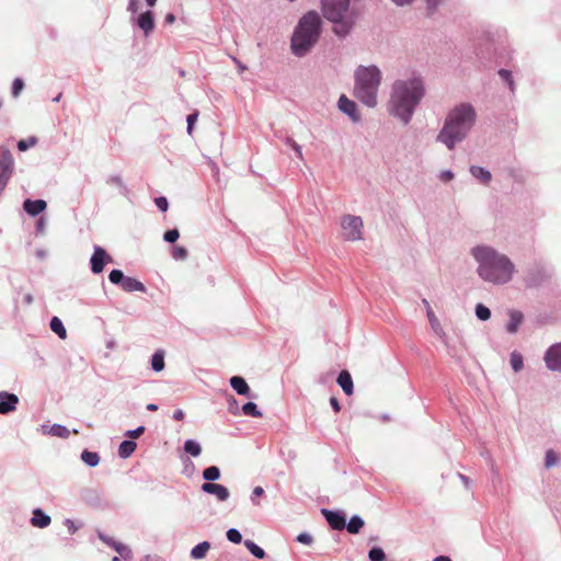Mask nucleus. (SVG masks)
I'll use <instances>...</instances> for the list:
<instances>
[{
	"mask_svg": "<svg viewBox=\"0 0 561 561\" xmlns=\"http://www.w3.org/2000/svg\"><path fill=\"white\" fill-rule=\"evenodd\" d=\"M330 403H331V405H332V408H333V410H334L335 412H340V411H341V405H340V403H339V401H337V399H336V398L332 397V398L330 399Z\"/></svg>",
	"mask_w": 561,
	"mask_h": 561,
	"instance_id": "57",
	"label": "nucleus"
},
{
	"mask_svg": "<svg viewBox=\"0 0 561 561\" xmlns=\"http://www.w3.org/2000/svg\"><path fill=\"white\" fill-rule=\"evenodd\" d=\"M202 491L215 495L220 502L227 501L230 495L229 490L225 485L210 482L202 484Z\"/></svg>",
	"mask_w": 561,
	"mask_h": 561,
	"instance_id": "11",
	"label": "nucleus"
},
{
	"mask_svg": "<svg viewBox=\"0 0 561 561\" xmlns=\"http://www.w3.org/2000/svg\"><path fill=\"white\" fill-rule=\"evenodd\" d=\"M179 237H180V233H179L178 229L168 230L163 234L164 241H167L169 243L175 242L179 239Z\"/></svg>",
	"mask_w": 561,
	"mask_h": 561,
	"instance_id": "45",
	"label": "nucleus"
},
{
	"mask_svg": "<svg viewBox=\"0 0 561 561\" xmlns=\"http://www.w3.org/2000/svg\"><path fill=\"white\" fill-rule=\"evenodd\" d=\"M423 305L426 308V316H427V319H428L432 330L434 331V333L436 335H438L440 339H443L445 336V332L443 330V327H442L439 320L437 319L434 311L432 310L430 302L426 299H423Z\"/></svg>",
	"mask_w": 561,
	"mask_h": 561,
	"instance_id": "15",
	"label": "nucleus"
},
{
	"mask_svg": "<svg viewBox=\"0 0 561 561\" xmlns=\"http://www.w3.org/2000/svg\"><path fill=\"white\" fill-rule=\"evenodd\" d=\"M111 261L112 257L106 253V251L102 247L95 245L93 249V254L90 259L91 271L94 274H100L103 271L105 264Z\"/></svg>",
	"mask_w": 561,
	"mask_h": 561,
	"instance_id": "9",
	"label": "nucleus"
},
{
	"mask_svg": "<svg viewBox=\"0 0 561 561\" xmlns=\"http://www.w3.org/2000/svg\"><path fill=\"white\" fill-rule=\"evenodd\" d=\"M37 142V139L35 137H30L27 139H22L18 142V149L21 151H25L28 148L35 146Z\"/></svg>",
	"mask_w": 561,
	"mask_h": 561,
	"instance_id": "41",
	"label": "nucleus"
},
{
	"mask_svg": "<svg viewBox=\"0 0 561 561\" xmlns=\"http://www.w3.org/2000/svg\"><path fill=\"white\" fill-rule=\"evenodd\" d=\"M65 524L70 534H75L77 531L78 528L71 519H66Z\"/></svg>",
	"mask_w": 561,
	"mask_h": 561,
	"instance_id": "55",
	"label": "nucleus"
},
{
	"mask_svg": "<svg viewBox=\"0 0 561 561\" xmlns=\"http://www.w3.org/2000/svg\"><path fill=\"white\" fill-rule=\"evenodd\" d=\"M23 88H24L23 80L20 79V78L14 79V81L12 83V94H13V96L16 98L21 93Z\"/></svg>",
	"mask_w": 561,
	"mask_h": 561,
	"instance_id": "46",
	"label": "nucleus"
},
{
	"mask_svg": "<svg viewBox=\"0 0 561 561\" xmlns=\"http://www.w3.org/2000/svg\"><path fill=\"white\" fill-rule=\"evenodd\" d=\"M397 5L410 4L413 0H392Z\"/></svg>",
	"mask_w": 561,
	"mask_h": 561,
	"instance_id": "61",
	"label": "nucleus"
},
{
	"mask_svg": "<svg viewBox=\"0 0 561 561\" xmlns=\"http://www.w3.org/2000/svg\"><path fill=\"white\" fill-rule=\"evenodd\" d=\"M81 459L84 463H87L90 467H95L100 462V457L96 453L84 450L81 454Z\"/></svg>",
	"mask_w": 561,
	"mask_h": 561,
	"instance_id": "32",
	"label": "nucleus"
},
{
	"mask_svg": "<svg viewBox=\"0 0 561 561\" xmlns=\"http://www.w3.org/2000/svg\"><path fill=\"white\" fill-rule=\"evenodd\" d=\"M113 548L123 559H131V550L127 546L117 541H113Z\"/></svg>",
	"mask_w": 561,
	"mask_h": 561,
	"instance_id": "37",
	"label": "nucleus"
},
{
	"mask_svg": "<svg viewBox=\"0 0 561 561\" xmlns=\"http://www.w3.org/2000/svg\"><path fill=\"white\" fill-rule=\"evenodd\" d=\"M474 312L476 317L481 321H488L491 318V310L483 304H478Z\"/></svg>",
	"mask_w": 561,
	"mask_h": 561,
	"instance_id": "35",
	"label": "nucleus"
},
{
	"mask_svg": "<svg viewBox=\"0 0 561 561\" xmlns=\"http://www.w3.org/2000/svg\"><path fill=\"white\" fill-rule=\"evenodd\" d=\"M137 445L134 440H124L121 443L118 448V455L121 458H128L136 449Z\"/></svg>",
	"mask_w": 561,
	"mask_h": 561,
	"instance_id": "28",
	"label": "nucleus"
},
{
	"mask_svg": "<svg viewBox=\"0 0 561 561\" xmlns=\"http://www.w3.org/2000/svg\"><path fill=\"white\" fill-rule=\"evenodd\" d=\"M172 257L174 260H185L187 257V250L183 247H174L172 250Z\"/></svg>",
	"mask_w": 561,
	"mask_h": 561,
	"instance_id": "43",
	"label": "nucleus"
},
{
	"mask_svg": "<svg viewBox=\"0 0 561 561\" xmlns=\"http://www.w3.org/2000/svg\"><path fill=\"white\" fill-rule=\"evenodd\" d=\"M322 12L334 24L333 32L337 36H346L355 24L356 16L350 10V0H322Z\"/></svg>",
	"mask_w": 561,
	"mask_h": 561,
	"instance_id": "6",
	"label": "nucleus"
},
{
	"mask_svg": "<svg viewBox=\"0 0 561 561\" xmlns=\"http://www.w3.org/2000/svg\"><path fill=\"white\" fill-rule=\"evenodd\" d=\"M341 233L347 241H359L364 237V222L359 216L344 215L340 219Z\"/></svg>",
	"mask_w": 561,
	"mask_h": 561,
	"instance_id": "7",
	"label": "nucleus"
},
{
	"mask_svg": "<svg viewBox=\"0 0 561 561\" xmlns=\"http://www.w3.org/2000/svg\"><path fill=\"white\" fill-rule=\"evenodd\" d=\"M434 561H451V560L448 557L439 556V557L435 558Z\"/></svg>",
	"mask_w": 561,
	"mask_h": 561,
	"instance_id": "64",
	"label": "nucleus"
},
{
	"mask_svg": "<svg viewBox=\"0 0 561 561\" xmlns=\"http://www.w3.org/2000/svg\"><path fill=\"white\" fill-rule=\"evenodd\" d=\"M151 368L156 373H160L164 369V351L158 350L151 357Z\"/></svg>",
	"mask_w": 561,
	"mask_h": 561,
	"instance_id": "26",
	"label": "nucleus"
},
{
	"mask_svg": "<svg viewBox=\"0 0 561 561\" xmlns=\"http://www.w3.org/2000/svg\"><path fill=\"white\" fill-rule=\"evenodd\" d=\"M230 386L238 394L248 396L250 392V388H249L247 381L240 376L231 377Z\"/></svg>",
	"mask_w": 561,
	"mask_h": 561,
	"instance_id": "21",
	"label": "nucleus"
},
{
	"mask_svg": "<svg viewBox=\"0 0 561 561\" xmlns=\"http://www.w3.org/2000/svg\"><path fill=\"white\" fill-rule=\"evenodd\" d=\"M137 24L145 32L146 36L149 35L154 27L153 13L151 11L141 13L137 18Z\"/></svg>",
	"mask_w": 561,
	"mask_h": 561,
	"instance_id": "17",
	"label": "nucleus"
},
{
	"mask_svg": "<svg viewBox=\"0 0 561 561\" xmlns=\"http://www.w3.org/2000/svg\"><path fill=\"white\" fill-rule=\"evenodd\" d=\"M426 95L423 76L416 71L396 79L387 101L388 114L403 125H409Z\"/></svg>",
	"mask_w": 561,
	"mask_h": 561,
	"instance_id": "1",
	"label": "nucleus"
},
{
	"mask_svg": "<svg viewBox=\"0 0 561 561\" xmlns=\"http://www.w3.org/2000/svg\"><path fill=\"white\" fill-rule=\"evenodd\" d=\"M39 431L44 435H50V436L60 437V438H67L70 435V431L66 426L60 425V424H54V425L43 424V425H41Z\"/></svg>",
	"mask_w": 561,
	"mask_h": 561,
	"instance_id": "14",
	"label": "nucleus"
},
{
	"mask_svg": "<svg viewBox=\"0 0 561 561\" xmlns=\"http://www.w3.org/2000/svg\"><path fill=\"white\" fill-rule=\"evenodd\" d=\"M19 398L14 393L0 392V414H8L16 409Z\"/></svg>",
	"mask_w": 561,
	"mask_h": 561,
	"instance_id": "12",
	"label": "nucleus"
},
{
	"mask_svg": "<svg viewBox=\"0 0 561 561\" xmlns=\"http://www.w3.org/2000/svg\"><path fill=\"white\" fill-rule=\"evenodd\" d=\"M337 108L344 113L345 115L348 116V118L353 122V123H358L360 121V115H359V112H358V106L357 104L348 99L345 94H342L340 98H339V101H337Z\"/></svg>",
	"mask_w": 561,
	"mask_h": 561,
	"instance_id": "8",
	"label": "nucleus"
},
{
	"mask_svg": "<svg viewBox=\"0 0 561 561\" xmlns=\"http://www.w3.org/2000/svg\"><path fill=\"white\" fill-rule=\"evenodd\" d=\"M184 416H185V413L181 409L175 410L173 413V419L176 421H182L184 419Z\"/></svg>",
	"mask_w": 561,
	"mask_h": 561,
	"instance_id": "56",
	"label": "nucleus"
},
{
	"mask_svg": "<svg viewBox=\"0 0 561 561\" xmlns=\"http://www.w3.org/2000/svg\"><path fill=\"white\" fill-rule=\"evenodd\" d=\"M233 61L236 62L240 72L245 70V66L243 64H241L237 58H233Z\"/></svg>",
	"mask_w": 561,
	"mask_h": 561,
	"instance_id": "62",
	"label": "nucleus"
},
{
	"mask_svg": "<svg viewBox=\"0 0 561 561\" xmlns=\"http://www.w3.org/2000/svg\"><path fill=\"white\" fill-rule=\"evenodd\" d=\"M264 494V490L262 486H255L252 491L251 501L254 505H259V501H256V497Z\"/></svg>",
	"mask_w": 561,
	"mask_h": 561,
	"instance_id": "51",
	"label": "nucleus"
},
{
	"mask_svg": "<svg viewBox=\"0 0 561 561\" xmlns=\"http://www.w3.org/2000/svg\"><path fill=\"white\" fill-rule=\"evenodd\" d=\"M558 456L553 450H548L545 456V466L546 468H552L558 463Z\"/></svg>",
	"mask_w": 561,
	"mask_h": 561,
	"instance_id": "39",
	"label": "nucleus"
},
{
	"mask_svg": "<svg viewBox=\"0 0 561 561\" xmlns=\"http://www.w3.org/2000/svg\"><path fill=\"white\" fill-rule=\"evenodd\" d=\"M364 526V520L358 515L352 516L347 525H345L347 531L350 534H358L362 527Z\"/></svg>",
	"mask_w": 561,
	"mask_h": 561,
	"instance_id": "30",
	"label": "nucleus"
},
{
	"mask_svg": "<svg viewBox=\"0 0 561 561\" xmlns=\"http://www.w3.org/2000/svg\"><path fill=\"white\" fill-rule=\"evenodd\" d=\"M499 75L500 77L505 80L508 84H510V88L511 90L513 91V85H514V82L512 80V73L511 71L506 70V69H501L499 70Z\"/></svg>",
	"mask_w": 561,
	"mask_h": 561,
	"instance_id": "48",
	"label": "nucleus"
},
{
	"mask_svg": "<svg viewBox=\"0 0 561 561\" xmlns=\"http://www.w3.org/2000/svg\"><path fill=\"white\" fill-rule=\"evenodd\" d=\"M197 117H198V113L195 112V113L190 114L187 116V118H186V122H187V133L190 135H192L193 126H194L195 122L197 121Z\"/></svg>",
	"mask_w": 561,
	"mask_h": 561,
	"instance_id": "49",
	"label": "nucleus"
},
{
	"mask_svg": "<svg viewBox=\"0 0 561 561\" xmlns=\"http://www.w3.org/2000/svg\"><path fill=\"white\" fill-rule=\"evenodd\" d=\"M174 21H175V15L173 13H168L165 15V23L172 24V23H174Z\"/></svg>",
	"mask_w": 561,
	"mask_h": 561,
	"instance_id": "60",
	"label": "nucleus"
},
{
	"mask_svg": "<svg viewBox=\"0 0 561 561\" xmlns=\"http://www.w3.org/2000/svg\"><path fill=\"white\" fill-rule=\"evenodd\" d=\"M469 171L474 179H477L483 184H489L492 180L491 172L482 167L471 165Z\"/></svg>",
	"mask_w": 561,
	"mask_h": 561,
	"instance_id": "20",
	"label": "nucleus"
},
{
	"mask_svg": "<svg viewBox=\"0 0 561 561\" xmlns=\"http://www.w3.org/2000/svg\"><path fill=\"white\" fill-rule=\"evenodd\" d=\"M322 20L318 12L309 11L298 21L291 39L290 48L295 56H306L318 43L321 34Z\"/></svg>",
	"mask_w": 561,
	"mask_h": 561,
	"instance_id": "4",
	"label": "nucleus"
},
{
	"mask_svg": "<svg viewBox=\"0 0 561 561\" xmlns=\"http://www.w3.org/2000/svg\"><path fill=\"white\" fill-rule=\"evenodd\" d=\"M323 515L327 518L329 525L335 530H342L345 525V516L340 512H332L329 510H322Z\"/></svg>",
	"mask_w": 561,
	"mask_h": 561,
	"instance_id": "13",
	"label": "nucleus"
},
{
	"mask_svg": "<svg viewBox=\"0 0 561 561\" xmlns=\"http://www.w3.org/2000/svg\"><path fill=\"white\" fill-rule=\"evenodd\" d=\"M144 432H145V427L144 426H139V427H137L135 430L128 431L126 433V435L129 438L135 439V438H138Z\"/></svg>",
	"mask_w": 561,
	"mask_h": 561,
	"instance_id": "52",
	"label": "nucleus"
},
{
	"mask_svg": "<svg viewBox=\"0 0 561 561\" xmlns=\"http://www.w3.org/2000/svg\"><path fill=\"white\" fill-rule=\"evenodd\" d=\"M122 288L128 293H133V291L144 293L146 290V288L141 282H139L138 279H136L134 277H126V276L123 280Z\"/></svg>",
	"mask_w": 561,
	"mask_h": 561,
	"instance_id": "22",
	"label": "nucleus"
},
{
	"mask_svg": "<svg viewBox=\"0 0 561 561\" xmlns=\"http://www.w3.org/2000/svg\"><path fill=\"white\" fill-rule=\"evenodd\" d=\"M184 451L193 457H198L202 453V446L194 439H187L184 443Z\"/></svg>",
	"mask_w": 561,
	"mask_h": 561,
	"instance_id": "29",
	"label": "nucleus"
},
{
	"mask_svg": "<svg viewBox=\"0 0 561 561\" xmlns=\"http://www.w3.org/2000/svg\"><path fill=\"white\" fill-rule=\"evenodd\" d=\"M50 330L56 333L61 340L67 337V331L62 321L58 317H53L50 320Z\"/></svg>",
	"mask_w": 561,
	"mask_h": 561,
	"instance_id": "27",
	"label": "nucleus"
},
{
	"mask_svg": "<svg viewBox=\"0 0 561 561\" xmlns=\"http://www.w3.org/2000/svg\"><path fill=\"white\" fill-rule=\"evenodd\" d=\"M382 72L376 65H360L354 71V96L365 106L374 108L378 104Z\"/></svg>",
	"mask_w": 561,
	"mask_h": 561,
	"instance_id": "5",
	"label": "nucleus"
},
{
	"mask_svg": "<svg viewBox=\"0 0 561 561\" xmlns=\"http://www.w3.org/2000/svg\"><path fill=\"white\" fill-rule=\"evenodd\" d=\"M548 369L561 373V343L550 346L545 354Z\"/></svg>",
	"mask_w": 561,
	"mask_h": 561,
	"instance_id": "10",
	"label": "nucleus"
},
{
	"mask_svg": "<svg viewBox=\"0 0 561 561\" xmlns=\"http://www.w3.org/2000/svg\"><path fill=\"white\" fill-rule=\"evenodd\" d=\"M478 113L468 102L455 105L447 113L443 127L436 136V141L448 150H454L471 133L477 124Z\"/></svg>",
	"mask_w": 561,
	"mask_h": 561,
	"instance_id": "3",
	"label": "nucleus"
},
{
	"mask_svg": "<svg viewBox=\"0 0 561 561\" xmlns=\"http://www.w3.org/2000/svg\"><path fill=\"white\" fill-rule=\"evenodd\" d=\"M203 478L208 481V482H213V481H216L220 478V470L218 467L216 466H211V467H208L206 468L204 471H203Z\"/></svg>",
	"mask_w": 561,
	"mask_h": 561,
	"instance_id": "33",
	"label": "nucleus"
},
{
	"mask_svg": "<svg viewBox=\"0 0 561 561\" xmlns=\"http://www.w3.org/2000/svg\"><path fill=\"white\" fill-rule=\"evenodd\" d=\"M46 202L43 199H26L23 204L24 210L31 216H37L46 209Z\"/></svg>",
	"mask_w": 561,
	"mask_h": 561,
	"instance_id": "18",
	"label": "nucleus"
},
{
	"mask_svg": "<svg viewBox=\"0 0 561 561\" xmlns=\"http://www.w3.org/2000/svg\"><path fill=\"white\" fill-rule=\"evenodd\" d=\"M242 412L245 415H250L253 417L262 416L261 411L257 409V405L254 402H247L245 404H243Z\"/></svg>",
	"mask_w": 561,
	"mask_h": 561,
	"instance_id": "36",
	"label": "nucleus"
},
{
	"mask_svg": "<svg viewBox=\"0 0 561 561\" xmlns=\"http://www.w3.org/2000/svg\"><path fill=\"white\" fill-rule=\"evenodd\" d=\"M368 558L370 561H383L386 558V554L381 548L374 547L369 550Z\"/></svg>",
	"mask_w": 561,
	"mask_h": 561,
	"instance_id": "38",
	"label": "nucleus"
},
{
	"mask_svg": "<svg viewBox=\"0 0 561 561\" xmlns=\"http://www.w3.org/2000/svg\"><path fill=\"white\" fill-rule=\"evenodd\" d=\"M99 538H100L103 542H105L106 545H108V546L113 547V541H114V540H113L112 538H110V537H107V536H105L104 534H101V533L99 534Z\"/></svg>",
	"mask_w": 561,
	"mask_h": 561,
	"instance_id": "58",
	"label": "nucleus"
},
{
	"mask_svg": "<svg viewBox=\"0 0 561 561\" xmlns=\"http://www.w3.org/2000/svg\"><path fill=\"white\" fill-rule=\"evenodd\" d=\"M124 278H125V276H124L123 272L119 270H113L108 275V279L111 283L116 284V285L119 284L121 286L123 284Z\"/></svg>",
	"mask_w": 561,
	"mask_h": 561,
	"instance_id": "40",
	"label": "nucleus"
},
{
	"mask_svg": "<svg viewBox=\"0 0 561 561\" xmlns=\"http://www.w3.org/2000/svg\"><path fill=\"white\" fill-rule=\"evenodd\" d=\"M297 541H299L300 543H304V545H311L312 537H311V535H309L307 533H301L298 535Z\"/></svg>",
	"mask_w": 561,
	"mask_h": 561,
	"instance_id": "53",
	"label": "nucleus"
},
{
	"mask_svg": "<svg viewBox=\"0 0 561 561\" xmlns=\"http://www.w3.org/2000/svg\"><path fill=\"white\" fill-rule=\"evenodd\" d=\"M227 539L233 543H240L242 540L241 533L236 528H230L227 534Z\"/></svg>",
	"mask_w": 561,
	"mask_h": 561,
	"instance_id": "42",
	"label": "nucleus"
},
{
	"mask_svg": "<svg viewBox=\"0 0 561 561\" xmlns=\"http://www.w3.org/2000/svg\"><path fill=\"white\" fill-rule=\"evenodd\" d=\"M454 178H455V174L450 170H444V171L439 172V174H438V179L444 183H448V182L453 181Z\"/></svg>",
	"mask_w": 561,
	"mask_h": 561,
	"instance_id": "47",
	"label": "nucleus"
},
{
	"mask_svg": "<svg viewBox=\"0 0 561 561\" xmlns=\"http://www.w3.org/2000/svg\"><path fill=\"white\" fill-rule=\"evenodd\" d=\"M45 228V220L41 218L37 222V229L43 230Z\"/></svg>",
	"mask_w": 561,
	"mask_h": 561,
	"instance_id": "63",
	"label": "nucleus"
},
{
	"mask_svg": "<svg viewBox=\"0 0 561 561\" xmlns=\"http://www.w3.org/2000/svg\"><path fill=\"white\" fill-rule=\"evenodd\" d=\"M209 549H210V543L208 541L199 542L191 550V553H190L191 558L194 560L204 559L206 557L207 552L209 551Z\"/></svg>",
	"mask_w": 561,
	"mask_h": 561,
	"instance_id": "24",
	"label": "nucleus"
},
{
	"mask_svg": "<svg viewBox=\"0 0 561 561\" xmlns=\"http://www.w3.org/2000/svg\"><path fill=\"white\" fill-rule=\"evenodd\" d=\"M285 142L287 146H289L296 152V154L299 159L304 158L301 146L298 145L293 138H287Z\"/></svg>",
	"mask_w": 561,
	"mask_h": 561,
	"instance_id": "44",
	"label": "nucleus"
},
{
	"mask_svg": "<svg viewBox=\"0 0 561 561\" xmlns=\"http://www.w3.org/2000/svg\"><path fill=\"white\" fill-rule=\"evenodd\" d=\"M11 175L12 174H8V172H1V174H0V193L5 188Z\"/></svg>",
	"mask_w": 561,
	"mask_h": 561,
	"instance_id": "54",
	"label": "nucleus"
},
{
	"mask_svg": "<svg viewBox=\"0 0 561 561\" xmlns=\"http://www.w3.org/2000/svg\"><path fill=\"white\" fill-rule=\"evenodd\" d=\"M50 517L45 514L41 508H35L33 511V517L31 518V524L34 527L45 528L50 524Z\"/></svg>",
	"mask_w": 561,
	"mask_h": 561,
	"instance_id": "19",
	"label": "nucleus"
},
{
	"mask_svg": "<svg viewBox=\"0 0 561 561\" xmlns=\"http://www.w3.org/2000/svg\"><path fill=\"white\" fill-rule=\"evenodd\" d=\"M510 363H511V366H512V368H513V370L515 373H518V371H520L524 368L523 356H522V354H519L516 351L511 353Z\"/></svg>",
	"mask_w": 561,
	"mask_h": 561,
	"instance_id": "31",
	"label": "nucleus"
},
{
	"mask_svg": "<svg viewBox=\"0 0 561 561\" xmlns=\"http://www.w3.org/2000/svg\"><path fill=\"white\" fill-rule=\"evenodd\" d=\"M0 167H1L2 172H8V174H12L13 167H14V160L9 150H5L2 152L1 158H0Z\"/></svg>",
	"mask_w": 561,
	"mask_h": 561,
	"instance_id": "25",
	"label": "nucleus"
},
{
	"mask_svg": "<svg viewBox=\"0 0 561 561\" xmlns=\"http://www.w3.org/2000/svg\"><path fill=\"white\" fill-rule=\"evenodd\" d=\"M337 383L347 396L353 393V380L348 371L343 370L340 373Z\"/></svg>",
	"mask_w": 561,
	"mask_h": 561,
	"instance_id": "23",
	"label": "nucleus"
},
{
	"mask_svg": "<svg viewBox=\"0 0 561 561\" xmlns=\"http://www.w3.org/2000/svg\"><path fill=\"white\" fill-rule=\"evenodd\" d=\"M508 322L506 324V331L511 334H514L518 331L520 324L524 321V314L518 310H510Z\"/></svg>",
	"mask_w": 561,
	"mask_h": 561,
	"instance_id": "16",
	"label": "nucleus"
},
{
	"mask_svg": "<svg viewBox=\"0 0 561 561\" xmlns=\"http://www.w3.org/2000/svg\"><path fill=\"white\" fill-rule=\"evenodd\" d=\"M154 203L157 205V207L161 210V211H167L168 210V207H169V203H168V199L165 197H157L154 199Z\"/></svg>",
	"mask_w": 561,
	"mask_h": 561,
	"instance_id": "50",
	"label": "nucleus"
},
{
	"mask_svg": "<svg viewBox=\"0 0 561 561\" xmlns=\"http://www.w3.org/2000/svg\"><path fill=\"white\" fill-rule=\"evenodd\" d=\"M137 10H138V7H137L136 0H129L128 11L135 13V12H137Z\"/></svg>",
	"mask_w": 561,
	"mask_h": 561,
	"instance_id": "59",
	"label": "nucleus"
},
{
	"mask_svg": "<svg viewBox=\"0 0 561 561\" xmlns=\"http://www.w3.org/2000/svg\"><path fill=\"white\" fill-rule=\"evenodd\" d=\"M244 546L255 558L263 559L265 557L264 550L252 540H245Z\"/></svg>",
	"mask_w": 561,
	"mask_h": 561,
	"instance_id": "34",
	"label": "nucleus"
},
{
	"mask_svg": "<svg viewBox=\"0 0 561 561\" xmlns=\"http://www.w3.org/2000/svg\"><path fill=\"white\" fill-rule=\"evenodd\" d=\"M476 263V273L483 282L503 286L511 283L517 274V266L505 253L489 244H476L470 249Z\"/></svg>",
	"mask_w": 561,
	"mask_h": 561,
	"instance_id": "2",
	"label": "nucleus"
}]
</instances>
